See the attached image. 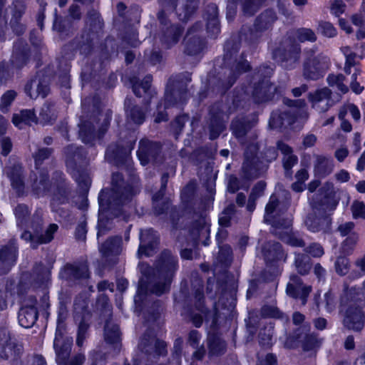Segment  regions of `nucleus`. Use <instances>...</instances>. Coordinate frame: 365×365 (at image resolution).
<instances>
[{"label": "nucleus", "instance_id": "nucleus-29", "mask_svg": "<svg viewBox=\"0 0 365 365\" xmlns=\"http://www.w3.org/2000/svg\"><path fill=\"white\" fill-rule=\"evenodd\" d=\"M53 180H54V184L56 185V189L53 193L51 206L53 211L58 212V205L68 202L71 189L66 183L62 172L56 171L53 173Z\"/></svg>", "mask_w": 365, "mask_h": 365}, {"label": "nucleus", "instance_id": "nucleus-59", "mask_svg": "<svg viewBox=\"0 0 365 365\" xmlns=\"http://www.w3.org/2000/svg\"><path fill=\"white\" fill-rule=\"evenodd\" d=\"M162 311V302L160 300H156L153 302L151 307L143 312V316L146 322H155L160 317Z\"/></svg>", "mask_w": 365, "mask_h": 365}, {"label": "nucleus", "instance_id": "nucleus-2", "mask_svg": "<svg viewBox=\"0 0 365 365\" xmlns=\"http://www.w3.org/2000/svg\"><path fill=\"white\" fill-rule=\"evenodd\" d=\"M154 267L141 262L138 267L141 274L146 278L139 281L137 294L134 302L136 309L143 311L149 294L160 296L169 292L174 275L178 269V257L170 251L164 250L156 260Z\"/></svg>", "mask_w": 365, "mask_h": 365}, {"label": "nucleus", "instance_id": "nucleus-46", "mask_svg": "<svg viewBox=\"0 0 365 365\" xmlns=\"http://www.w3.org/2000/svg\"><path fill=\"white\" fill-rule=\"evenodd\" d=\"M334 163L331 157L317 155L314 164V175L317 178H323L331 174L333 171Z\"/></svg>", "mask_w": 365, "mask_h": 365}, {"label": "nucleus", "instance_id": "nucleus-20", "mask_svg": "<svg viewBox=\"0 0 365 365\" xmlns=\"http://www.w3.org/2000/svg\"><path fill=\"white\" fill-rule=\"evenodd\" d=\"M138 349L150 358L157 359L168 353L167 344L158 339L150 329L146 330L140 339Z\"/></svg>", "mask_w": 365, "mask_h": 365}, {"label": "nucleus", "instance_id": "nucleus-37", "mask_svg": "<svg viewBox=\"0 0 365 365\" xmlns=\"http://www.w3.org/2000/svg\"><path fill=\"white\" fill-rule=\"evenodd\" d=\"M339 303L341 307L347 306L349 303L365 307V280L361 288L356 287L349 288L346 284H344Z\"/></svg>", "mask_w": 365, "mask_h": 365}, {"label": "nucleus", "instance_id": "nucleus-50", "mask_svg": "<svg viewBox=\"0 0 365 365\" xmlns=\"http://www.w3.org/2000/svg\"><path fill=\"white\" fill-rule=\"evenodd\" d=\"M277 16L272 9H266L255 20L254 26L264 32L269 29L277 21Z\"/></svg>", "mask_w": 365, "mask_h": 365}, {"label": "nucleus", "instance_id": "nucleus-60", "mask_svg": "<svg viewBox=\"0 0 365 365\" xmlns=\"http://www.w3.org/2000/svg\"><path fill=\"white\" fill-rule=\"evenodd\" d=\"M16 218L17 225L24 227L26 225L30 210L26 204H19L14 210Z\"/></svg>", "mask_w": 365, "mask_h": 365}, {"label": "nucleus", "instance_id": "nucleus-61", "mask_svg": "<svg viewBox=\"0 0 365 365\" xmlns=\"http://www.w3.org/2000/svg\"><path fill=\"white\" fill-rule=\"evenodd\" d=\"M346 77L341 74H329L327 78V81L329 86H336L342 93H346L349 88L344 83Z\"/></svg>", "mask_w": 365, "mask_h": 365}, {"label": "nucleus", "instance_id": "nucleus-15", "mask_svg": "<svg viewBox=\"0 0 365 365\" xmlns=\"http://www.w3.org/2000/svg\"><path fill=\"white\" fill-rule=\"evenodd\" d=\"M191 287L194 292L195 308L201 312L206 322H210V327L215 329L218 320V313L216 302L213 303V310L210 311L205 306V297L203 292V281L197 273L192 274Z\"/></svg>", "mask_w": 365, "mask_h": 365}, {"label": "nucleus", "instance_id": "nucleus-55", "mask_svg": "<svg viewBox=\"0 0 365 365\" xmlns=\"http://www.w3.org/2000/svg\"><path fill=\"white\" fill-rule=\"evenodd\" d=\"M160 10L158 11L157 17L160 24H166L168 14L174 11H176L177 3L178 0H159Z\"/></svg>", "mask_w": 365, "mask_h": 365}, {"label": "nucleus", "instance_id": "nucleus-11", "mask_svg": "<svg viewBox=\"0 0 365 365\" xmlns=\"http://www.w3.org/2000/svg\"><path fill=\"white\" fill-rule=\"evenodd\" d=\"M256 148L252 145L244 152V160L240 171V176L243 180H255L263 177L268 170L267 163H264L256 155Z\"/></svg>", "mask_w": 365, "mask_h": 365}, {"label": "nucleus", "instance_id": "nucleus-64", "mask_svg": "<svg viewBox=\"0 0 365 365\" xmlns=\"http://www.w3.org/2000/svg\"><path fill=\"white\" fill-rule=\"evenodd\" d=\"M319 34L327 38H334L337 35V30L334 25L326 21H319L317 27Z\"/></svg>", "mask_w": 365, "mask_h": 365}, {"label": "nucleus", "instance_id": "nucleus-40", "mask_svg": "<svg viewBox=\"0 0 365 365\" xmlns=\"http://www.w3.org/2000/svg\"><path fill=\"white\" fill-rule=\"evenodd\" d=\"M106 160L118 167L125 165L127 168L130 166L129 155L125 148L118 143L110 144L106 149Z\"/></svg>", "mask_w": 365, "mask_h": 365}, {"label": "nucleus", "instance_id": "nucleus-26", "mask_svg": "<svg viewBox=\"0 0 365 365\" xmlns=\"http://www.w3.org/2000/svg\"><path fill=\"white\" fill-rule=\"evenodd\" d=\"M202 23L197 21L188 29L185 38L184 52L186 54L197 56L201 53L205 48V39L198 34V32L202 31Z\"/></svg>", "mask_w": 365, "mask_h": 365}, {"label": "nucleus", "instance_id": "nucleus-41", "mask_svg": "<svg viewBox=\"0 0 365 365\" xmlns=\"http://www.w3.org/2000/svg\"><path fill=\"white\" fill-rule=\"evenodd\" d=\"M31 304H25L19 311L18 319L19 324L24 328H31L38 319V311L35 306L36 299L34 297L29 298Z\"/></svg>", "mask_w": 365, "mask_h": 365}, {"label": "nucleus", "instance_id": "nucleus-25", "mask_svg": "<svg viewBox=\"0 0 365 365\" xmlns=\"http://www.w3.org/2000/svg\"><path fill=\"white\" fill-rule=\"evenodd\" d=\"M192 220L189 227V232L195 245L202 243L207 246L209 245L210 227L202 212H194Z\"/></svg>", "mask_w": 365, "mask_h": 365}, {"label": "nucleus", "instance_id": "nucleus-22", "mask_svg": "<svg viewBox=\"0 0 365 365\" xmlns=\"http://www.w3.org/2000/svg\"><path fill=\"white\" fill-rule=\"evenodd\" d=\"M50 76L44 71H39L26 82L24 90L31 99H36L38 96L44 98L50 93Z\"/></svg>", "mask_w": 365, "mask_h": 365}, {"label": "nucleus", "instance_id": "nucleus-51", "mask_svg": "<svg viewBox=\"0 0 365 365\" xmlns=\"http://www.w3.org/2000/svg\"><path fill=\"white\" fill-rule=\"evenodd\" d=\"M17 247L15 245H6L0 250V265L7 269L12 266L16 259Z\"/></svg>", "mask_w": 365, "mask_h": 365}, {"label": "nucleus", "instance_id": "nucleus-6", "mask_svg": "<svg viewBox=\"0 0 365 365\" xmlns=\"http://www.w3.org/2000/svg\"><path fill=\"white\" fill-rule=\"evenodd\" d=\"M104 34V21L100 12L90 8L84 18V28L81 37L76 39L73 43L79 50L80 53L87 56L90 54Z\"/></svg>", "mask_w": 365, "mask_h": 365}, {"label": "nucleus", "instance_id": "nucleus-57", "mask_svg": "<svg viewBox=\"0 0 365 365\" xmlns=\"http://www.w3.org/2000/svg\"><path fill=\"white\" fill-rule=\"evenodd\" d=\"M294 266L298 273L306 275L312 268L311 258L307 254L294 253Z\"/></svg>", "mask_w": 365, "mask_h": 365}, {"label": "nucleus", "instance_id": "nucleus-5", "mask_svg": "<svg viewBox=\"0 0 365 365\" xmlns=\"http://www.w3.org/2000/svg\"><path fill=\"white\" fill-rule=\"evenodd\" d=\"M327 187V190L333 188L331 183H327L321 188L319 193L315 194L311 200L310 205L312 211L309 212L304 220L307 229L312 232H329L331 230V219L328 212L333 211L336 202L329 196L323 194V190Z\"/></svg>", "mask_w": 365, "mask_h": 365}, {"label": "nucleus", "instance_id": "nucleus-63", "mask_svg": "<svg viewBox=\"0 0 365 365\" xmlns=\"http://www.w3.org/2000/svg\"><path fill=\"white\" fill-rule=\"evenodd\" d=\"M219 248L217 261L222 266H229L232 261V250L231 247L228 245H219Z\"/></svg>", "mask_w": 365, "mask_h": 365}, {"label": "nucleus", "instance_id": "nucleus-9", "mask_svg": "<svg viewBox=\"0 0 365 365\" xmlns=\"http://www.w3.org/2000/svg\"><path fill=\"white\" fill-rule=\"evenodd\" d=\"M318 47L314 46L304 51L305 58L302 64V76L308 81H317L322 78L330 66L329 58L324 53L315 55Z\"/></svg>", "mask_w": 365, "mask_h": 365}, {"label": "nucleus", "instance_id": "nucleus-1", "mask_svg": "<svg viewBox=\"0 0 365 365\" xmlns=\"http://www.w3.org/2000/svg\"><path fill=\"white\" fill-rule=\"evenodd\" d=\"M139 192V186L125 180L121 173L112 174L110 190H102L98 196V238L111 230L114 219L128 220L129 204Z\"/></svg>", "mask_w": 365, "mask_h": 365}, {"label": "nucleus", "instance_id": "nucleus-23", "mask_svg": "<svg viewBox=\"0 0 365 365\" xmlns=\"http://www.w3.org/2000/svg\"><path fill=\"white\" fill-rule=\"evenodd\" d=\"M59 277L70 286L79 284L90 277L88 265L81 262L66 263L60 271Z\"/></svg>", "mask_w": 365, "mask_h": 365}, {"label": "nucleus", "instance_id": "nucleus-43", "mask_svg": "<svg viewBox=\"0 0 365 365\" xmlns=\"http://www.w3.org/2000/svg\"><path fill=\"white\" fill-rule=\"evenodd\" d=\"M6 173L11 181V186L20 196L24 193V177L23 168L20 164H14L6 168Z\"/></svg>", "mask_w": 365, "mask_h": 365}, {"label": "nucleus", "instance_id": "nucleus-52", "mask_svg": "<svg viewBox=\"0 0 365 365\" xmlns=\"http://www.w3.org/2000/svg\"><path fill=\"white\" fill-rule=\"evenodd\" d=\"M56 102L46 101L41 107L39 113L40 119L44 124L52 123L57 118Z\"/></svg>", "mask_w": 365, "mask_h": 365}, {"label": "nucleus", "instance_id": "nucleus-62", "mask_svg": "<svg viewBox=\"0 0 365 365\" xmlns=\"http://www.w3.org/2000/svg\"><path fill=\"white\" fill-rule=\"evenodd\" d=\"M14 76L13 66L9 61L0 62V86L7 84Z\"/></svg>", "mask_w": 365, "mask_h": 365}, {"label": "nucleus", "instance_id": "nucleus-24", "mask_svg": "<svg viewBox=\"0 0 365 365\" xmlns=\"http://www.w3.org/2000/svg\"><path fill=\"white\" fill-rule=\"evenodd\" d=\"M278 200L274 197H271L265 207L264 222L271 225V232L280 239V235L287 233L292 225V221L287 218L274 217L273 212L277 209Z\"/></svg>", "mask_w": 365, "mask_h": 365}, {"label": "nucleus", "instance_id": "nucleus-28", "mask_svg": "<svg viewBox=\"0 0 365 365\" xmlns=\"http://www.w3.org/2000/svg\"><path fill=\"white\" fill-rule=\"evenodd\" d=\"M281 93L280 87L276 86L269 80H262L255 83L252 96L255 103H262L277 99Z\"/></svg>", "mask_w": 365, "mask_h": 365}, {"label": "nucleus", "instance_id": "nucleus-48", "mask_svg": "<svg viewBox=\"0 0 365 365\" xmlns=\"http://www.w3.org/2000/svg\"><path fill=\"white\" fill-rule=\"evenodd\" d=\"M53 30L56 31L61 38L69 36L74 31L71 21L58 16L56 9L54 10Z\"/></svg>", "mask_w": 365, "mask_h": 365}, {"label": "nucleus", "instance_id": "nucleus-36", "mask_svg": "<svg viewBox=\"0 0 365 365\" xmlns=\"http://www.w3.org/2000/svg\"><path fill=\"white\" fill-rule=\"evenodd\" d=\"M30 57V48L25 41L19 39L14 43L13 53L10 60V63L13 67L21 69L29 63Z\"/></svg>", "mask_w": 365, "mask_h": 365}, {"label": "nucleus", "instance_id": "nucleus-32", "mask_svg": "<svg viewBox=\"0 0 365 365\" xmlns=\"http://www.w3.org/2000/svg\"><path fill=\"white\" fill-rule=\"evenodd\" d=\"M152 81L153 77L151 75L145 76L142 81H140L135 76H133L130 80L135 95L139 98L144 96V105L145 107L150 105L151 98L156 95V91L154 89H151Z\"/></svg>", "mask_w": 365, "mask_h": 365}, {"label": "nucleus", "instance_id": "nucleus-44", "mask_svg": "<svg viewBox=\"0 0 365 365\" xmlns=\"http://www.w3.org/2000/svg\"><path fill=\"white\" fill-rule=\"evenodd\" d=\"M207 346L209 357L220 356L227 351L225 341L217 334L209 333L207 337Z\"/></svg>", "mask_w": 365, "mask_h": 365}, {"label": "nucleus", "instance_id": "nucleus-14", "mask_svg": "<svg viewBox=\"0 0 365 365\" xmlns=\"http://www.w3.org/2000/svg\"><path fill=\"white\" fill-rule=\"evenodd\" d=\"M323 338H320L318 334L310 331L309 323H303L294 330L292 336L287 338L284 346L292 348L294 346V342L298 341L302 343V347L304 351H312L316 355L323 343Z\"/></svg>", "mask_w": 365, "mask_h": 365}, {"label": "nucleus", "instance_id": "nucleus-10", "mask_svg": "<svg viewBox=\"0 0 365 365\" xmlns=\"http://www.w3.org/2000/svg\"><path fill=\"white\" fill-rule=\"evenodd\" d=\"M191 81L188 73H182L169 78L164 96L165 108L183 104L190 95L187 83Z\"/></svg>", "mask_w": 365, "mask_h": 365}, {"label": "nucleus", "instance_id": "nucleus-47", "mask_svg": "<svg viewBox=\"0 0 365 365\" xmlns=\"http://www.w3.org/2000/svg\"><path fill=\"white\" fill-rule=\"evenodd\" d=\"M262 253L267 262L278 261L284 257L282 245L274 241H269L263 246Z\"/></svg>", "mask_w": 365, "mask_h": 365}, {"label": "nucleus", "instance_id": "nucleus-19", "mask_svg": "<svg viewBox=\"0 0 365 365\" xmlns=\"http://www.w3.org/2000/svg\"><path fill=\"white\" fill-rule=\"evenodd\" d=\"M301 46L294 39L285 38L273 51L274 58L286 68H292L300 58Z\"/></svg>", "mask_w": 365, "mask_h": 365}, {"label": "nucleus", "instance_id": "nucleus-35", "mask_svg": "<svg viewBox=\"0 0 365 365\" xmlns=\"http://www.w3.org/2000/svg\"><path fill=\"white\" fill-rule=\"evenodd\" d=\"M158 245V237L153 229L141 230L140 232V245L138 251V257L142 255L150 257L155 252Z\"/></svg>", "mask_w": 365, "mask_h": 365}, {"label": "nucleus", "instance_id": "nucleus-16", "mask_svg": "<svg viewBox=\"0 0 365 365\" xmlns=\"http://www.w3.org/2000/svg\"><path fill=\"white\" fill-rule=\"evenodd\" d=\"M283 103L289 108L283 110H278L272 113L269 119V125L272 128H287L292 125L297 117V109L305 106L304 101L302 99L290 100L284 98Z\"/></svg>", "mask_w": 365, "mask_h": 365}, {"label": "nucleus", "instance_id": "nucleus-8", "mask_svg": "<svg viewBox=\"0 0 365 365\" xmlns=\"http://www.w3.org/2000/svg\"><path fill=\"white\" fill-rule=\"evenodd\" d=\"M43 215L41 208L36 209L30 221L29 227L32 231L25 230L21 236L23 240L31 243L32 249H36L40 245L50 242L58 228L56 224H51L44 230Z\"/></svg>", "mask_w": 365, "mask_h": 365}, {"label": "nucleus", "instance_id": "nucleus-18", "mask_svg": "<svg viewBox=\"0 0 365 365\" xmlns=\"http://www.w3.org/2000/svg\"><path fill=\"white\" fill-rule=\"evenodd\" d=\"M73 340L71 339H63L56 334L53 341V348L56 353V361L58 365H83L86 356L82 353H78L70 358Z\"/></svg>", "mask_w": 365, "mask_h": 365}, {"label": "nucleus", "instance_id": "nucleus-31", "mask_svg": "<svg viewBox=\"0 0 365 365\" xmlns=\"http://www.w3.org/2000/svg\"><path fill=\"white\" fill-rule=\"evenodd\" d=\"M121 245V237L113 236L99 246V252L108 266L112 267L118 263L117 256L122 250Z\"/></svg>", "mask_w": 365, "mask_h": 365}, {"label": "nucleus", "instance_id": "nucleus-34", "mask_svg": "<svg viewBox=\"0 0 365 365\" xmlns=\"http://www.w3.org/2000/svg\"><path fill=\"white\" fill-rule=\"evenodd\" d=\"M311 292L312 287L305 285L299 276L296 274L290 276L286 289L287 295L294 299H299L302 301V304L305 305Z\"/></svg>", "mask_w": 365, "mask_h": 365}, {"label": "nucleus", "instance_id": "nucleus-49", "mask_svg": "<svg viewBox=\"0 0 365 365\" xmlns=\"http://www.w3.org/2000/svg\"><path fill=\"white\" fill-rule=\"evenodd\" d=\"M200 0H182L180 6L176 9L180 21L187 22L198 9Z\"/></svg>", "mask_w": 365, "mask_h": 365}, {"label": "nucleus", "instance_id": "nucleus-53", "mask_svg": "<svg viewBox=\"0 0 365 365\" xmlns=\"http://www.w3.org/2000/svg\"><path fill=\"white\" fill-rule=\"evenodd\" d=\"M264 31L253 25L252 28L247 29L243 28L241 31V38L250 46H256L262 40Z\"/></svg>", "mask_w": 365, "mask_h": 365}, {"label": "nucleus", "instance_id": "nucleus-7", "mask_svg": "<svg viewBox=\"0 0 365 365\" xmlns=\"http://www.w3.org/2000/svg\"><path fill=\"white\" fill-rule=\"evenodd\" d=\"M62 152L68 171L83 191L88 192L91 179L84 169L87 165L84 149L81 146L70 144L65 146Z\"/></svg>", "mask_w": 365, "mask_h": 365}, {"label": "nucleus", "instance_id": "nucleus-27", "mask_svg": "<svg viewBox=\"0 0 365 365\" xmlns=\"http://www.w3.org/2000/svg\"><path fill=\"white\" fill-rule=\"evenodd\" d=\"M347 309L345 310L344 319L342 321L344 327L356 332H360L364 327L365 314L361 309V306L349 303ZM346 306L341 307L340 311L342 312Z\"/></svg>", "mask_w": 365, "mask_h": 365}, {"label": "nucleus", "instance_id": "nucleus-4", "mask_svg": "<svg viewBox=\"0 0 365 365\" xmlns=\"http://www.w3.org/2000/svg\"><path fill=\"white\" fill-rule=\"evenodd\" d=\"M81 106L83 116L78 124L79 137L83 143H89L96 137L97 126L101 136L107 131L111 115L108 112L106 114L101 113V98L97 95L85 98Z\"/></svg>", "mask_w": 365, "mask_h": 365}, {"label": "nucleus", "instance_id": "nucleus-3", "mask_svg": "<svg viewBox=\"0 0 365 365\" xmlns=\"http://www.w3.org/2000/svg\"><path fill=\"white\" fill-rule=\"evenodd\" d=\"M240 43L235 39L227 40L224 46V63L225 68L223 72L217 76H213L208 81V90L222 95L236 82L239 76L247 72L251 68L242 53L237 56Z\"/></svg>", "mask_w": 365, "mask_h": 365}, {"label": "nucleus", "instance_id": "nucleus-17", "mask_svg": "<svg viewBox=\"0 0 365 365\" xmlns=\"http://www.w3.org/2000/svg\"><path fill=\"white\" fill-rule=\"evenodd\" d=\"M98 303L101 304L103 308V315L106 317V324L104 327V338L106 341L110 344L115 352H119L121 346V333L120 331L119 326L115 324L112 320L111 305L109 304V299L107 296L101 295L98 299Z\"/></svg>", "mask_w": 365, "mask_h": 365}, {"label": "nucleus", "instance_id": "nucleus-42", "mask_svg": "<svg viewBox=\"0 0 365 365\" xmlns=\"http://www.w3.org/2000/svg\"><path fill=\"white\" fill-rule=\"evenodd\" d=\"M331 93V91L327 87L310 93L309 100L312 103L313 108L319 113L328 110L331 106L330 103Z\"/></svg>", "mask_w": 365, "mask_h": 365}, {"label": "nucleus", "instance_id": "nucleus-38", "mask_svg": "<svg viewBox=\"0 0 365 365\" xmlns=\"http://www.w3.org/2000/svg\"><path fill=\"white\" fill-rule=\"evenodd\" d=\"M257 123V119L255 116H237L232 120L230 130L232 135L241 140L255 126Z\"/></svg>", "mask_w": 365, "mask_h": 365}, {"label": "nucleus", "instance_id": "nucleus-21", "mask_svg": "<svg viewBox=\"0 0 365 365\" xmlns=\"http://www.w3.org/2000/svg\"><path fill=\"white\" fill-rule=\"evenodd\" d=\"M137 155L143 165L160 164L163 160L161 143L146 138L140 140Z\"/></svg>", "mask_w": 365, "mask_h": 365}, {"label": "nucleus", "instance_id": "nucleus-45", "mask_svg": "<svg viewBox=\"0 0 365 365\" xmlns=\"http://www.w3.org/2000/svg\"><path fill=\"white\" fill-rule=\"evenodd\" d=\"M127 119L136 125H141L145 119L146 110L132 102V99L126 98L124 102Z\"/></svg>", "mask_w": 365, "mask_h": 365}, {"label": "nucleus", "instance_id": "nucleus-13", "mask_svg": "<svg viewBox=\"0 0 365 365\" xmlns=\"http://www.w3.org/2000/svg\"><path fill=\"white\" fill-rule=\"evenodd\" d=\"M92 313L88 309L87 300L82 297H77L73 304V320L78 327L76 345L81 347L88 335L91 324Z\"/></svg>", "mask_w": 365, "mask_h": 365}, {"label": "nucleus", "instance_id": "nucleus-30", "mask_svg": "<svg viewBox=\"0 0 365 365\" xmlns=\"http://www.w3.org/2000/svg\"><path fill=\"white\" fill-rule=\"evenodd\" d=\"M21 351V346L11 339V334L5 324H0V359L16 358Z\"/></svg>", "mask_w": 365, "mask_h": 365}, {"label": "nucleus", "instance_id": "nucleus-56", "mask_svg": "<svg viewBox=\"0 0 365 365\" xmlns=\"http://www.w3.org/2000/svg\"><path fill=\"white\" fill-rule=\"evenodd\" d=\"M53 153L54 149L53 148L38 146L36 150L32 154L34 159L35 169H41V166L53 156Z\"/></svg>", "mask_w": 365, "mask_h": 365}, {"label": "nucleus", "instance_id": "nucleus-54", "mask_svg": "<svg viewBox=\"0 0 365 365\" xmlns=\"http://www.w3.org/2000/svg\"><path fill=\"white\" fill-rule=\"evenodd\" d=\"M13 123L22 128V125H31L33 123H37V118L33 110H22L19 113L14 114L12 117Z\"/></svg>", "mask_w": 365, "mask_h": 365}, {"label": "nucleus", "instance_id": "nucleus-12", "mask_svg": "<svg viewBox=\"0 0 365 365\" xmlns=\"http://www.w3.org/2000/svg\"><path fill=\"white\" fill-rule=\"evenodd\" d=\"M234 110L235 108L230 106L229 101H219L210 106L207 122L210 139L217 138L223 132L226 128V120Z\"/></svg>", "mask_w": 365, "mask_h": 365}, {"label": "nucleus", "instance_id": "nucleus-58", "mask_svg": "<svg viewBox=\"0 0 365 365\" xmlns=\"http://www.w3.org/2000/svg\"><path fill=\"white\" fill-rule=\"evenodd\" d=\"M165 190V189L160 188L152 197L154 212L158 215L164 213L169 208L170 203L168 200L166 199L160 202L163 200Z\"/></svg>", "mask_w": 365, "mask_h": 365}, {"label": "nucleus", "instance_id": "nucleus-33", "mask_svg": "<svg viewBox=\"0 0 365 365\" xmlns=\"http://www.w3.org/2000/svg\"><path fill=\"white\" fill-rule=\"evenodd\" d=\"M160 24V39L166 48L176 44L183 33V27L179 24H172L167 19L166 24Z\"/></svg>", "mask_w": 365, "mask_h": 365}, {"label": "nucleus", "instance_id": "nucleus-39", "mask_svg": "<svg viewBox=\"0 0 365 365\" xmlns=\"http://www.w3.org/2000/svg\"><path fill=\"white\" fill-rule=\"evenodd\" d=\"M32 191L37 196L46 195L50 189L48 172L46 169L33 171L30 175Z\"/></svg>", "mask_w": 365, "mask_h": 365}]
</instances>
